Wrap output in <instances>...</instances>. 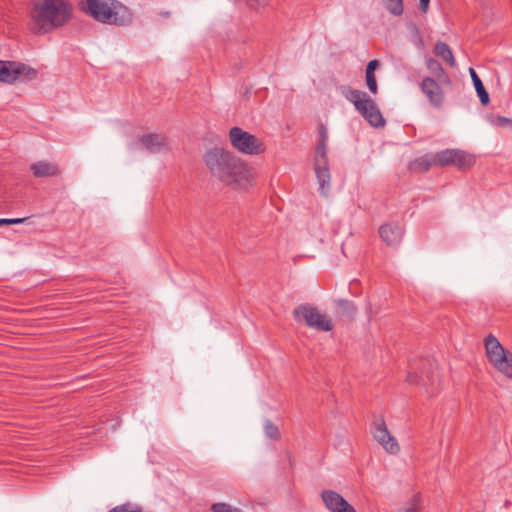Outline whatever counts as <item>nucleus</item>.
Listing matches in <instances>:
<instances>
[{"label":"nucleus","instance_id":"36","mask_svg":"<svg viewBox=\"0 0 512 512\" xmlns=\"http://www.w3.org/2000/svg\"><path fill=\"white\" fill-rule=\"evenodd\" d=\"M1 225H9V219H6V218L0 219V226Z\"/></svg>","mask_w":512,"mask_h":512},{"label":"nucleus","instance_id":"32","mask_svg":"<svg viewBox=\"0 0 512 512\" xmlns=\"http://www.w3.org/2000/svg\"><path fill=\"white\" fill-rule=\"evenodd\" d=\"M495 124L501 127H504L508 124H512V119L504 117V116H498L495 120Z\"/></svg>","mask_w":512,"mask_h":512},{"label":"nucleus","instance_id":"9","mask_svg":"<svg viewBox=\"0 0 512 512\" xmlns=\"http://www.w3.org/2000/svg\"><path fill=\"white\" fill-rule=\"evenodd\" d=\"M229 139L232 146L243 154L259 155L264 152L263 142L255 135L244 131L240 127L230 129Z\"/></svg>","mask_w":512,"mask_h":512},{"label":"nucleus","instance_id":"5","mask_svg":"<svg viewBox=\"0 0 512 512\" xmlns=\"http://www.w3.org/2000/svg\"><path fill=\"white\" fill-rule=\"evenodd\" d=\"M485 352L491 366L508 379H512V352L503 347L499 340L489 334L485 340Z\"/></svg>","mask_w":512,"mask_h":512},{"label":"nucleus","instance_id":"33","mask_svg":"<svg viewBox=\"0 0 512 512\" xmlns=\"http://www.w3.org/2000/svg\"><path fill=\"white\" fill-rule=\"evenodd\" d=\"M319 135H320V140L319 141L327 142L328 134H327V130H326V128L324 126L320 127Z\"/></svg>","mask_w":512,"mask_h":512},{"label":"nucleus","instance_id":"7","mask_svg":"<svg viewBox=\"0 0 512 512\" xmlns=\"http://www.w3.org/2000/svg\"><path fill=\"white\" fill-rule=\"evenodd\" d=\"M437 381L436 366L430 359H421L420 366H411L407 375L408 383L423 386L429 395L436 393L435 385Z\"/></svg>","mask_w":512,"mask_h":512},{"label":"nucleus","instance_id":"3","mask_svg":"<svg viewBox=\"0 0 512 512\" xmlns=\"http://www.w3.org/2000/svg\"><path fill=\"white\" fill-rule=\"evenodd\" d=\"M82 9L104 24L126 26L133 20L130 9L118 0H85Z\"/></svg>","mask_w":512,"mask_h":512},{"label":"nucleus","instance_id":"34","mask_svg":"<svg viewBox=\"0 0 512 512\" xmlns=\"http://www.w3.org/2000/svg\"><path fill=\"white\" fill-rule=\"evenodd\" d=\"M28 218H12L9 219V225L24 223Z\"/></svg>","mask_w":512,"mask_h":512},{"label":"nucleus","instance_id":"10","mask_svg":"<svg viewBox=\"0 0 512 512\" xmlns=\"http://www.w3.org/2000/svg\"><path fill=\"white\" fill-rule=\"evenodd\" d=\"M314 169L319 183V191L327 195L330 190V170L328 166L327 142L319 141L315 152Z\"/></svg>","mask_w":512,"mask_h":512},{"label":"nucleus","instance_id":"23","mask_svg":"<svg viewBox=\"0 0 512 512\" xmlns=\"http://www.w3.org/2000/svg\"><path fill=\"white\" fill-rule=\"evenodd\" d=\"M386 9L393 15L399 16L403 13L404 7L402 0H383Z\"/></svg>","mask_w":512,"mask_h":512},{"label":"nucleus","instance_id":"21","mask_svg":"<svg viewBox=\"0 0 512 512\" xmlns=\"http://www.w3.org/2000/svg\"><path fill=\"white\" fill-rule=\"evenodd\" d=\"M453 152L454 149H445L433 154L435 166L453 165Z\"/></svg>","mask_w":512,"mask_h":512},{"label":"nucleus","instance_id":"13","mask_svg":"<svg viewBox=\"0 0 512 512\" xmlns=\"http://www.w3.org/2000/svg\"><path fill=\"white\" fill-rule=\"evenodd\" d=\"M321 498L330 512H356L355 508L336 491L323 490Z\"/></svg>","mask_w":512,"mask_h":512},{"label":"nucleus","instance_id":"26","mask_svg":"<svg viewBox=\"0 0 512 512\" xmlns=\"http://www.w3.org/2000/svg\"><path fill=\"white\" fill-rule=\"evenodd\" d=\"M108 512H142V509L140 506H138L136 504L126 502L124 504L115 506Z\"/></svg>","mask_w":512,"mask_h":512},{"label":"nucleus","instance_id":"12","mask_svg":"<svg viewBox=\"0 0 512 512\" xmlns=\"http://www.w3.org/2000/svg\"><path fill=\"white\" fill-rule=\"evenodd\" d=\"M420 89L434 108L440 109L442 107L445 94L434 78L424 77L420 83Z\"/></svg>","mask_w":512,"mask_h":512},{"label":"nucleus","instance_id":"24","mask_svg":"<svg viewBox=\"0 0 512 512\" xmlns=\"http://www.w3.org/2000/svg\"><path fill=\"white\" fill-rule=\"evenodd\" d=\"M338 306L341 308L343 314L353 317L356 314V306L352 301L340 299L337 301Z\"/></svg>","mask_w":512,"mask_h":512},{"label":"nucleus","instance_id":"37","mask_svg":"<svg viewBox=\"0 0 512 512\" xmlns=\"http://www.w3.org/2000/svg\"><path fill=\"white\" fill-rule=\"evenodd\" d=\"M162 15H163L164 17H169L170 13H169V12H164Z\"/></svg>","mask_w":512,"mask_h":512},{"label":"nucleus","instance_id":"11","mask_svg":"<svg viewBox=\"0 0 512 512\" xmlns=\"http://www.w3.org/2000/svg\"><path fill=\"white\" fill-rule=\"evenodd\" d=\"M373 437L387 453L395 455L400 451L396 438L390 434L383 419L374 423Z\"/></svg>","mask_w":512,"mask_h":512},{"label":"nucleus","instance_id":"27","mask_svg":"<svg viewBox=\"0 0 512 512\" xmlns=\"http://www.w3.org/2000/svg\"><path fill=\"white\" fill-rule=\"evenodd\" d=\"M399 512H420V498L414 495L411 500L399 510Z\"/></svg>","mask_w":512,"mask_h":512},{"label":"nucleus","instance_id":"20","mask_svg":"<svg viewBox=\"0 0 512 512\" xmlns=\"http://www.w3.org/2000/svg\"><path fill=\"white\" fill-rule=\"evenodd\" d=\"M469 73L481 104L484 106L487 105L489 103V94L486 91L481 79L473 68H469Z\"/></svg>","mask_w":512,"mask_h":512},{"label":"nucleus","instance_id":"14","mask_svg":"<svg viewBox=\"0 0 512 512\" xmlns=\"http://www.w3.org/2000/svg\"><path fill=\"white\" fill-rule=\"evenodd\" d=\"M381 239L389 246H396L401 242L403 229L398 224H384L379 229Z\"/></svg>","mask_w":512,"mask_h":512},{"label":"nucleus","instance_id":"17","mask_svg":"<svg viewBox=\"0 0 512 512\" xmlns=\"http://www.w3.org/2000/svg\"><path fill=\"white\" fill-rule=\"evenodd\" d=\"M432 166H435L433 154H424L410 162L409 169L415 173H424L427 172Z\"/></svg>","mask_w":512,"mask_h":512},{"label":"nucleus","instance_id":"15","mask_svg":"<svg viewBox=\"0 0 512 512\" xmlns=\"http://www.w3.org/2000/svg\"><path fill=\"white\" fill-rule=\"evenodd\" d=\"M139 141L151 153L159 152L166 145V137L156 133L145 134Z\"/></svg>","mask_w":512,"mask_h":512},{"label":"nucleus","instance_id":"31","mask_svg":"<svg viewBox=\"0 0 512 512\" xmlns=\"http://www.w3.org/2000/svg\"><path fill=\"white\" fill-rule=\"evenodd\" d=\"M379 66L378 60H371L366 66V74H375V69Z\"/></svg>","mask_w":512,"mask_h":512},{"label":"nucleus","instance_id":"35","mask_svg":"<svg viewBox=\"0 0 512 512\" xmlns=\"http://www.w3.org/2000/svg\"><path fill=\"white\" fill-rule=\"evenodd\" d=\"M420 1V8L423 12H426L428 9L429 1L430 0H419Z\"/></svg>","mask_w":512,"mask_h":512},{"label":"nucleus","instance_id":"22","mask_svg":"<svg viewBox=\"0 0 512 512\" xmlns=\"http://www.w3.org/2000/svg\"><path fill=\"white\" fill-rule=\"evenodd\" d=\"M426 67L437 79L441 80L446 77L445 70L436 59L432 57L427 58Z\"/></svg>","mask_w":512,"mask_h":512},{"label":"nucleus","instance_id":"25","mask_svg":"<svg viewBox=\"0 0 512 512\" xmlns=\"http://www.w3.org/2000/svg\"><path fill=\"white\" fill-rule=\"evenodd\" d=\"M264 432L265 435L270 439L278 440L280 438V432L278 427L270 420L265 421Z\"/></svg>","mask_w":512,"mask_h":512},{"label":"nucleus","instance_id":"6","mask_svg":"<svg viewBox=\"0 0 512 512\" xmlns=\"http://www.w3.org/2000/svg\"><path fill=\"white\" fill-rule=\"evenodd\" d=\"M294 320L303 323L307 327L317 331L329 332L333 329L331 319L321 313L317 307L312 304H300L293 310Z\"/></svg>","mask_w":512,"mask_h":512},{"label":"nucleus","instance_id":"19","mask_svg":"<svg viewBox=\"0 0 512 512\" xmlns=\"http://www.w3.org/2000/svg\"><path fill=\"white\" fill-rule=\"evenodd\" d=\"M475 158L461 150L454 149L453 152V165L459 169H467L474 165Z\"/></svg>","mask_w":512,"mask_h":512},{"label":"nucleus","instance_id":"18","mask_svg":"<svg viewBox=\"0 0 512 512\" xmlns=\"http://www.w3.org/2000/svg\"><path fill=\"white\" fill-rule=\"evenodd\" d=\"M434 53L450 67H456V60L454 58L452 50L445 42H436L434 47Z\"/></svg>","mask_w":512,"mask_h":512},{"label":"nucleus","instance_id":"8","mask_svg":"<svg viewBox=\"0 0 512 512\" xmlns=\"http://www.w3.org/2000/svg\"><path fill=\"white\" fill-rule=\"evenodd\" d=\"M37 75L36 69L24 63L0 60V82L13 84L16 81H31Z\"/></svg>","mask_w":512,"mask_h":512},{"label":"nucleus","instance_id":"4","mask_svg":"<svg viewBox=\"0 0 512 512\" xmlns=\"http://www.w3.org/2000/svg\"><path fill=\"white\" fill-rule=\"evenodd\" d=\"M341 94L345 99L351 102L356 111L373 127L381 128L386 124L379 107L375 100L366 92L353 89L350 86L342 85L339 87Z\"/></svg>","mask_w":512,"mask_h":512},{"label":"nucleus","instance_id":"16","mask_svg":"<svg viewBox=\"0 0 512 512\" xmlns=\"http://www.w3.org/2000/svg\"><path fill=\"white\" fill-rule=\"evenodd\" d=\"M35 177H52L60 174V170L57 165L46 162L38 161L30 166Z\"/></svg>","mask_w":512,"mask_h":512},{"label":"nucleus","instance_id":"2","mask_svg":"<svg viewBox=\"0 0 512 512\" xmlns=\"http://www.w3.org/2000/svg\"><path fill=\"white\" fill-rule=\"evenodd\" d=\"M71 16L72 5L68 0H33L31 29L36 34H46L65 25Z\"/></svg>","mask_w":512,"mask_h":512},{"label":"nucleus","instance_id":"29","mask_svg":"<svg viewBox=\"0 0 512 512\" xmlns=\"http://www.w3.org/2000/svg\"><path fill=\"white\" fill-rule=\"evenodd\" d=\"M366 84L371 94L376 95L378 93V84L375 74H366Z\"/></svg>","mask_w":512,"mask_h":512},{"label":"nucleus","instance_id":"1","mask_svg":"<svg viewBox=\"0 0 512 512\" xmlns=\"http://www.w3.org/2000/svg\"><path fill=\"white\" fill-rule=\"evenodd\" d=\"M203 159L212 177L234 189L245 188L252 180L247 164L229 150L211 148Z\"/></svg>","mask_w":512,"mask_h":512},{"label":"nucleus","instance_id":"30","mask_svg":"<svg viewBox=\"0 0 512 512\" xmlns=\"http://www.w3.org/2000/svg\"><path fill=\"white\" fill-rule=\"evenodd\" d=\"M246 3L253 9H260L267 5L268 0H246Z\"/></svg>","mask_w":512,"mask_h":512},{"label":"nucleus","instance_id":"28","mask_svg":"<svg viewBox=\"0 0 512 512\" xmlns=\"http://www.w3.org/2000/svg\"><path fill=\"white\" fill-rule=\"evenodd\" d=\"M212 512H242L240 509L233 507L228 503H214L211 505Z\"/></svg>","mask_w":512,"mask_h":512}]
</instances>
